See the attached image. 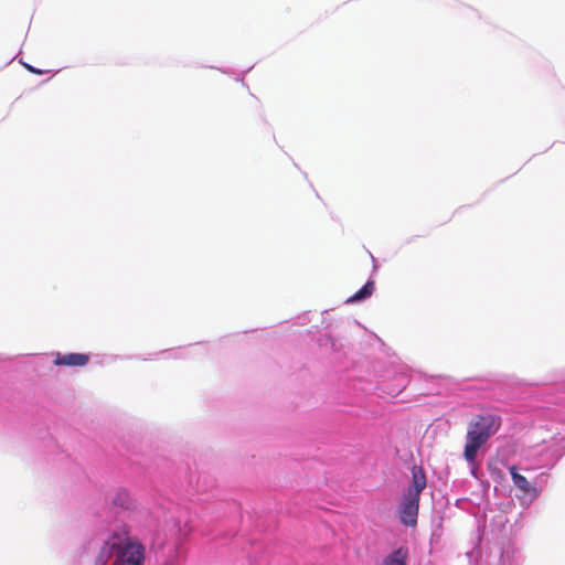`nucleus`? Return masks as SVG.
Returning <instances> with one entry per match:
<instances>
[{"instance_id":"1","label":"nucleus","mask_w":565,"mask_h":565,"mask_svg":"<svg viewBox=\"0 0 565 565\" xmlns=\"http://www.w3.org/2000/svg\"><path fill=\"white\" fill-rule=\"evenodd\" d=\"M426 488V476L422 468L414 466L412 469V483L402 497L398 516L405 526H415L417 523L419 500Z\"/></svg>"},{"instance_id":"2","label":"nucleus","mask_w":565,"mask_h":565,"mask_svg":"<svg viewBox=\"0 0 565 565\" xmlns=\"http://www.w3.org/2000/svg\"><path fill=\"white\" fill-rule=\"evenodd\" d=\"M113 550H116L117 553V565H142L143 553L141 545L129 542L122 545L116 542H107L102 550V554L109 556Z\"/></svg>"},{"instance_id":"3","label":"nucleus","mask_w":565,"mask_h":565,"mask_svg":"<svg viewBox=\"0 0 565 565\" xmlns=\"http://www.w3.org/2000/svg\"><path fill=\"white\" fill-rule=\"evenodd\" d=\"M489 437V426L483 419L472 423L469 426L463 452L467 461L472 462L476 459L478 450L486 444Z\"/></svg>"},{"instance_id":"4","label":"nucleus","mask_w":565,"mask_h":565,"mask_svg":"<svg viewBox=\"0 0 565 565\" xmlns=\"http://www.w3.org/2000/svg\"><path fill=\"white\" fill-rule=\"evenodd\" d=\"M88 361V354L84 353H56L53 363L57 366H84Z\"/></svg>"},{"instance_id":"5","label":"nucleus","mask_w":565,"mask_h":565,"mask_svg":"<svg viewBox=\"0 0 565 565\" xmlns=\"http://www.w3.org/2000/svg\"><path fill=\"white\" fill-rule=\"evenodd\" d=\"M510 472L514 486L518 489H520L524 494H531L534 498L539 495V490L535 487H533L524 476L520 475L514 466L510 468Z\"/></svg>"},{"instance_id":"6","label":"nucleus","mask_w":565,"mask_h":565,"mask_svg":"<svg viewBox=\"0 0 565 565\" xmlns=\"http://www.w3.org/2000/svg\"><path fill=\"white\" fill-rule=\"evenodd\" d=\"M408 551L399 547L383 558L382 565H407Z\"/></svg>"},{"instance_id":"7","label":"nucleus","mask_w":565,"mask_h":565,"mask_svg":"<svg viewBox=\"0 0 565 565\" xmlns=\"http://www.w3.org/2000/svg\"><path fill=\"white\" fill-rule=\"evenodd\" d=\"M374 291V282L367 281L359 291L348 299L349 302H355L370 297Z\"/></svg>"},{"instance_id":"8","label":"nucleus","mask_w":565,"mask_h":565,"mask_svg":"<svg viewBox=\"0 0 565 565\" xmlns=\"http://www.w3.org/2000/svg\"><path fill=\"white\" fill-rule=\"evenodd\" d=\"M113 503L121 508H128L130 504V497L126 491H118L113 498Z\"/></svg>"},{"instance_id":"9","label":"nucleus","mask_w":565,"mask_h":565,"mask_svg":"<svg viewBox=\"0 0 565 565\" xmlns=\"http://www.w3.org/2000/svg\"><path fill=\"white\" fill-rule=\"evenodd\" d=\"M28 68H29L32 73H34V74H42V73H43L42 71H40V70H38V68H34V67H32V66H28Z\"/></svg>"}]
</instances>
